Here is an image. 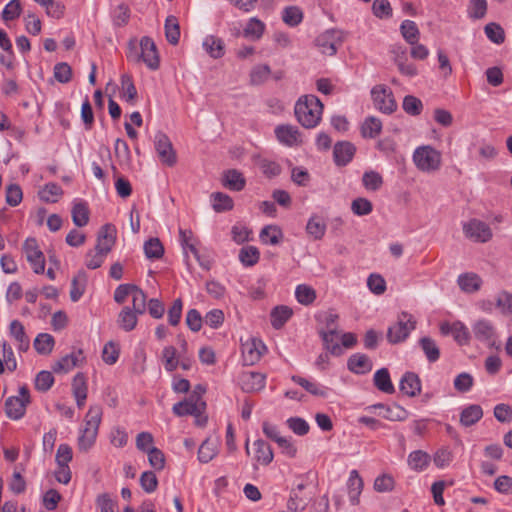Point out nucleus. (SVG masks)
Here are the masks:
<instances>
[{
  "label": "nucleus",
  "mask_w": 512,
  "mask_h": 512,
  "mask_svg": "<svg viewBox=\"0 0 512 512\" xmlns=\"http://www.w3.org/2000/svg\"><path fill=\"white\" fill-rule=\"evenodd\" d=\"M298 122L305 128H314L321 121L323 104L314 95H305L298 99L294 109Z\"/></svg>",
  "instance_id": "obj_1"
},
{
  "label": "nucleus",
  "mask_w": 512,
  "mask_h": 512,
  "mask_svg": "<svg viewBox=\"0 0 512 512\" xmlns=\"http://www.w3.org/2000/svg\"><path fill=\"white\" fill-rule=\"evenodd\" d=\"M102 407L99 405L90 406L85 416V427L78 438V446L80 450L87 451L94 444L99 425L102 419Z\"/></svg>",
  "instance_id": "obj_2"
},
{
  "label": "nucleus",
  "mask_w": 512,
  "mask_h": 512,
  "mask_svg": "<svg viewBox=\"0 0 512 512\" xmlns=\"http://www.w3.org/2000/svg\"><path fill=\"white\" fill-rule=\"evenodd\" d=\"M413 161L420 171H437L441 166V153L430 145L420 146L413 153Z\"/></svg>",
  "instance_id": "obj_3"
},
{
  "label": "nucleus",
  "mask_w": 512,
  "mask_h": 512,
  "mask_svg": "<svg viewBox=\"0 0 512 512\" xmlns=\"http://www.w3.org/2000/svg\"><path fill=\"white\" fill-rule=\"evenodd\" d=\"M415 328L416 321L414 317L407 312H402L398 316L397 322L388 328L387 340L391 344L404 342Z\"/></svg>",
  "instance_id": "obj_4"
},
{
  "label": "nucleus",
  "mask_w": 512,
  "mask_h": 512,
  "mask_svg": "<svg viewBox=\"0 0 512 512\" xmlns=\"http://www.w3.org/2000/svg\"><path fill=\"white\" fill-rule=\"evenodd\" d=\"M344 41L343 31L331 28L319 34L314 45L323 55L334 56Z\"/></svg>",
  "instance_id": "obj_5"
},
{
  "label": "nucleus",
  "mask_w": 512,
  "mask_h": 512,
  "mask_svg": "<svg viewBox=\"0 0 512 512\" xmlns=\"http://www.w3.org/2000/svg\"><path fill=\"white\" fill-rule=\"evenodd\" d=\"M30 403V393L27 386L19 389V396H10L5 401V413L12 420L21 419L26 412V407Z\"/></svg>",
  "instance_id": "obj_6"
},
{
  "label": "nucleus",
  "mask_w": 512,
  "mask_h": 512,
  "mask_svg": "<svg viewBox=\"0 0 512 512\" xmlns=\"http://www.w3.org/2000/svg\"><path fill=\"white\" fill-rule=\"evenodd\" d=\"M309 477L310 472L297 477V479L301 481L291 490L287 501V508L290 511L299 512L303 511L307 507L310 497L304 494V489L306 488V481Z\"/></svg>",
  "instance_id": "obj_7"
},
{
  "label": "nucleus",
  "mask_w": 512,
  "mask_h": 512,
  "mask_svg": "<svg viewBox=\"0 0 512 512\" xmlns=\"http://www.w3.org/2000/svg\"><path fill=\"white\" fill-rule=\"evenodd\" d=\"M463 233L468 239L478 243H486L493 237L490 226L476 218L463 224Z\"/></svg>",
  "instance_id": "obj_8"
},
{
  "label": "nucleus",
  "mask_w": 512,
  "mask_h": 512,
  "mask_svg": "<svg viewBox=\"0 0 512 512\" xmlns=\"http://www.w3.org/2000/svg\"><path fill=\"white\" fill-rule=\"evenodd\" d=\"M374 106L383 113L391 114L397 108L392 91L384 85H376L371 90Z\"/></svg>",
  "instance_id": "obj_9"
},
{
  "label": "nucleus",
  "mask_w": 512,
  "mask_h": 512,
  "mask_svg": "<svg viewBox=\"0 0 512 512\" xmlns=\"http://www.w3.org/2000/svg\"><path fill=\"white\" fill-rule=\"evenodd\" d=\"M154 145L160 161L172 167L177 162V155L173 148L169 137L162 131H158L155 135Z\"/></svg>",
  "instance_id": "obj_10"
},
{
  "label": "nucleus",
  "mask_w": 512,
  "mask_h": 512,
  "mask_svg": "<svg viewBox=\"0 0 512 512\" xmlns=\"http://www.w3.org/2000/svg\"><path fill=\"white\" fill-rule=\"evenodd\" d=\"M23 251L26 254L27 261L31 264L36 274H42L45 270V257L40 250L35 238H27L23 244Z\"/></svg>",
  "instance_id": "obj_11"
},
{
  "label": "nucleus",
  "mask_w": 512,
  "mask_h": 512,
  "mask_svg": "<svg viewBox=\"0 0 512 512\" xmlns=\"http://www.w3.org/2000/svg\"><path fill=\"white\" fill-rule=\"evenodd\" d=\"M140 55H136V60H142L151 70H157L160 65V58L155 42L148 36H144L140 40Z\"/></svg>",
  "instance_id": "obj_12"
},
{
  "label": "nucleus",
  "mask_w": 512,
  "mask_h": 512,
  "mask_svg": "<svg viewBox=\"0 0 512 512\" xmlns=\"http://www.w3.org/2000/svg\"><path fill=\"white\" fill-rule=\"evenodd\" d=\"M474 337L484 343L486 346L492 348L496 345V330L491 321L480 319L472 326Z\"/></svg>",
  "instance_id": "obj_13"
},
{
  "label": "nucleus",
  "mask_w": 512,
  "mask_h": 512,
  "mask_svg": "<svg viewBox=\"0 0 512 512\" xmlns=\"http://www.w3.org/2000/svg\"><path fill=\"white\" fill-rule=\"evenodd\" d=\"M275 135L280 143L289 147L297 146L302 143L298 127L290 124L278 125L275 128Z\"/></svg>",
  "instance_id": "obj_14"
},
{
  "label": "nucleus",
  "mask_w": 512,
  "mask_h": 512,
  "mask_svg": "<svg viewBox=\"0 0 512 512\" xmlns=\"http://www.w3.org/2000/svg\"><path fill=\"white\" fill-rule=\"evenodd\" d=\"M356 153V147L349 141H338L333 148V158L337 166L343 167L350 163Z\"/></svg>",
  "instance_id": "obj_15"
},
{
  "label": "nucleus",
  "mask_w": 512,
  "mask_h": 512,
  "mask_svg": "<svg viewBox=\"0 0 512 512\" xmlns=\"http://www.w3.org/2000/svg\"><path fill=\"white\" fill-rule=\"evenodd\" d=\"M115 240L116 228L113 224L107 223L98 232L95 250L108 254L115 244Z\"/></svg>",
  "instance_id": "obj_16"
},
{
  "label": "nucleus",
  "mask_w": 512,
  "mask_h": 512,
  "mask_svg": "<svg viewBox=\"0 0 512 512\" xmlns=\"http://www.w3.org/2000/svg\"><path fill=\"white\" fill-rule=\"evenodd\" d=\"M266 350L261 340L251 339L242 344L243 360L247 365H253L258 362Z\"/></svg>",
  "instance_id": "obj_17"
},
{
  "label": "nucleus",
  "mask_w": 512,
  "mask_h": 512,
  "mask_svg": "<svg viewBox=\"0 0 512 512\" xmlns=\"http://www.w3.org/2000/svg\"><path fill=\"white\" fill-rule=\"evenodd\" d=\"M266 376L259 372H245L240 377L241 389L246 393L258 392L265 387Z\"/></svg>",
  "instance_id": "obj_18"
},
{
  "label": "nucleus",
  "mask_w": 512,
  "mask_h": 512,
  "mask_svg": "<svg viewBox=\"0 0 512 512\" xmlns=\"http://www.w3.org/2000/svg\"><path fill=\"white\" fill-rule=\"evenodd\" d=\"M399 389L409 397H415L421 392V381L419 376L414 372H406L402 376Z\"/></svg>",
  "instance_id": "obj_19"
},
{
  "label": "nucleus",
  "mask_w": 512,
  "mask_h": 512,
  "mask_svg": "<svg viewBox=\"0 0 512 512\" xmlns=\"http://www.w3.org/2000/svg\"><path fill=\"white\" fill-rule=\"evenodd\" d=\"M85 360L83 355V351L78 349L77 351H73L70 354L63 356L54 366V372H68L72 370L74 367L79 366Z\"/></svg>",
  "instance_id": "obj_20"
},
{
  "label": "nucleus",
  "mask_w": 512,
  "mask_h": 512,
  "mask_svg": "<svg viewBox=\"0 0 512 512\" xmlns=\"http://www.w3.org/2000/svg\"><path fill=\"white\" fill-rule=\"evenodd\" d=\"M318 334L323 342L324 349L333 356H340L343 350L338 343L339 332L326 331L324 328L318 329Z\"/></svg>",
  "instance_id": "obj_21"
},
{
  "label": "nucleus",
  "mask_w": 512,
  "mask_h": 512,
  "mask_svg": "<svg viewBox=\"0 0 512 512\" xmlns=\"http://www.w3.org/2000/svg\"><path fill=\"white\" fill-rule=\"evenodd\" d=\"M222 184L231 191H242L246 186V179L237 169H228L223 172Z\"/></svg>",
  "instance_id": "obj_22"
},
{
  "label": "nucleus",
  "mask_w": 512,
  "mask_h": 512,
  "mask_svg": "<svg viewBox=\"0 0 512 512\" xmlns=\"http://www.w3.org/2000/svg\"><path fill=\"white\" fill-rule=\"evenodd\" d=\"M347 367L355 374H365L371 371L372 362L367 355L356 353L348 358Z\"/></svg>",
  "instance_id": "obj_23"
},
{
  "label": "nucleus",
  "mask_w": 512,
  "mask_h": 512,
  "mask_svg": "<svg viewBox=\"0 0 512 512\" xmlns=\"http://www.w3.org/2000/svg\"><path fill=\"white\" fill-rule=\"evenodd\" d=\"M349 500L352 505L359 504V496L363 490V480L357 470H352L347 482Z\"/></svg>",
  "instance_id": "obj_24"
},
{
  "label": "nucleus",
  "mask_w": 512,
  "mask_h": 512,
  "mask_svg": "<svg viewBox=\"0 0 512 512\" xmlns=\"http://www.w3.org/2000/svg\"><path fill=\"white\" fill-rule=\"evenodd\" d=\"M291 380L303 387L308 393L317 397H327L328 388L314 381H310L304 377L293 375Z\"/></svg>",
  "instance_id": "obj_25"
},
{
  "label": "nucleus",
  "mask_w": 512,
  "mask_h": 512,
  "mask_svg": "<svg viewBox=\"0 0 512 512\" xmlns=\"http://www.w3.org/2000/svg\"><path fill=\"white\" fill-rule=\"evenodd\" d=\"M407 462L412 470L422 472L430 465L431 456L423 450H415L408 455Z\"/></svg>",
  "instance_id": "obj_26"
},
{
  "label": "nucleus",
  "mask_w": 512,
  "mask_h": 512,
  "mask_svg": "<svg viewBox=\"0 0 512 512\" xmlns=\"http://www.w3.org/2000/svg\"><path fill=\"white\" fill-rule=\"evenodd\" d=\"M265 29L266 25L263 21L257 17H252L243 29V36L247 39L258 41L264 35Z\"/></svg>",
  "instance_id": "obj_27"
},
{
  "label": "nucleus",
  "mask_w": 512,
  "mask_h": 512,
  "mask_svg": "<svg viewBox=\"0 0 512 512\" xmlns=\"http://www.w3.org/2000/svg\"><path fill=\"white\" fill-rule=\"evenodd\" d=\"M483 417V409L478 404L465 407L460 414V423L464 427L476 424Z\"/></svg>",
  "instance_id": "obj_28"
},
{
  "label": "nucleus",
  "mask_w": 512,
  "mask_h": 512,
  "mask_svg": "<svg viewBox=\"0 0 512 512\" xmlns=\"http://www.w3.org/2000/svg\"><path fill=\"white\" fill-rule=\"evenodd\" d=\"M138 315L139 314L133 311L131 307L125 306L118 315L117 323L121 329L130 332L137 326Z\"/></svg>",
  "instance_id": "obj_29"
},
{
  "label": "nucleus",
  "mask_w": 512,
  "mask_h": 512,
  "mask_svg": "<svg viewBox=\"0 0 512 512\" xmlns=\"http://www.w3.org/2000/svg\"><path fill=\"white\" fill-rule=\"evenodd\" d=\"M203 47L214 59L222 58L225 54V45L223 40L214 35H209L204 39Z\"/></svg>",
  "instance_id": "obj_30"
},
{
  "label": "nucleus",
  "mask_w": 512,
  "mask_h": 512,
  "mask_svg": "<svg viewBox=\"0 0 512 512\" xmlns=\"http://www.w3.org/2000/svg\"><path fill=\"white\" fill-rule=\"evenodd\" d=\"M292 315L293 310L288 306L280 305L274 307L270 314L272 327L275 329H281Z\"/></svg>",
  "instance_id": "obj_31"
},
{
  "label": "nucleus",
  "mask_w": 512,
  "mask_h": 512,
  "mask_svg": "<svg viewBox=\"0 0 512 512\" xmlns=\"http://www.w3.org/2000/svg\"><path fill=\"white\" fill-rule=\"evenodd\" d=\"M326 223L322 217L312 215L306 225L307 234L314 240H321L326 232Z\"/></svg>",
  "instance_id": "obj_32"
},
{
  "label": "nucleus",
  "mask_w": 512,
  "mask_h": 512,
  "mask_svg": "<svg viewBox=\"0 0 512 512\" xmlns=\"http://www.w3.org/2000/svg\"><path fill=\"white\" fill-rule=\"evenodd\" d=\"M217 453V440L212 438H206L199 447L198 459L201 463H208L217 455Z\"/></svg>",
  "instance_id": "obj_33"
},
{
  "label": "nucleus",
  "mask_w": 512,
  "mask_h": 512,
  "mask_svg": "<svg viewBox=\"0 0 512 512\" xmlns=\"http://www.w3.org/2000/svg\"><path fill=\"white\" fill-rule=\"evenodd\" d=\"M375 407L381 409L382 412L380 414L382 417L390 421H404L408 417V411L397 404L392 406L378 404Z\"/></svg>",
  "instance_id": "obj_34"
},
{
  "label": "nucleus",
  "mask_w": 512,
  "mask_h": 512,
  "mask_svg": "<svg viewBox=\"0 0 512 512\" xmlns=\"http://www.w3.org/2000/svg\"><path fill=\"white\" fill-rule=\"evenodd\" d=\"M254 446L256 461L265 466L269 465L274 458L271 446L262 439L256 440Z\"/></svg>",
  "instance_id": "obj_35"
},
{
  "label": "nucleus",
  "mask_w": 512,
  "mask_h": 512,
  "mask_svg": "<svg viewBox=\"0 0 512 512\" xmlns=\"http://www.w3.org/2000/svg\"><path fill=\"white\" fill-rule=\"evenodd\" d=\"M374 385L381 392L392 394L395 392V388L391 382L390 374L387 368H381L374 374Z\"/></svg>",
  "instance_id": "obj_36"
},
{
  "label": "nucleus",
  "mask_w": 512,
  "mask_h": 512,
  "mask_svg": "<svg viewBox=\"0 0 512 512\" xmlns=\"http://www.w3.org/2000/svg\"><path fill=\"white\" fill-rule=\"evenodd\" d=\"M71 214L75 226L84 227L88 224L90 212L86 202L80 201L74 203Z\"/></svg>",
  "instance_id": "obj_37"
},
{
  "label": "nucleus",
  "mask_w": 512,
  "mask_h": 512,
  "mask_svg": "<svg viewBox=\"0 0 512 512\" xmlns=\"http://www.w3.org/2000/svg\"><path fill=\"white\" fill-rule=\"evenodd\" d=\"M481 278L475 273H464L458 277V285L464 292L473 293L480 289Z\"/></svg>",
  "instance_id": "obj_38"
},
{
  "label": "nucleus",
  "mask_w": 512,
  "mask_h": 512,
  "mask_svg": "<svg viewBox=\"0 0 512 512\" xmlns=\"http://www.w3.org/2000/svg\"><path fill=\"white\" fill-rule=\"evenodd\" d=\"M259 238L264 244L277 245L282 240L283 233L278 226L267 225L261 230Z\"/></svg>",
  "instance_id": "obj_39"
},
{
  "label": "nucleus",
  "mask_w": 512,
  "mask_h": 512,
  "mask_svg": "<svg viewBox=\"0 0 512 512\" xmlns=\"http://www.w3.org/2000/svg\"><path fill=\"white\" fill-rule=\"evenodd\" d=\"M419 345L430 363L438 361L440 358V349L432 338L428 336L420 338Z\"/></svg>",
  "instance_id": "obj_40"
},
{
  "label": "nucleus",
  "mask_w": 512,
  "mask_h": 512,
  "mask_svg": "<svg viewBox=\"0 0 512 512\" xmlns=\"http://www.w3.org/2000/svg\"><path fill=\"white\" fill-rule=\"evenodd\" d=\"M400 32L405 41L410 45H414L419 41L420 32L414 21L404 20L400 25Z\"/></svg>",
  "instance_id": "obj_41"
},
{
  "label": "nucleus",
  "mask_w": 512,
  "mask_h": 512,
  "mask_svg": "<svg viewBox=\"0 0 512 512\" xmlns=\"http://www.w3.org/2000/svg\"><path fill=\"white\" fill-rule=\"evenodd\" d=\"M212 207L216 212L230 211L233 209V199L223 192H214L211 194Z\"/></svg>",
  "instance_id": "obj_42"
},
{
  "label": "nucleus",
  "mask_w": 512,
  "mask_h": 512,
  "mask_svg": "<svg viewBox=\"0 0 512 512\" xmlns=\"http://www.w3.org/2000/svg\"><path fill=\"white\" fill-rule=\"evenodd\" d=\"M165 36L172 45H177L180 39V26L175 16L169 15L165 20Z\"/></svg>",
  "instance_id": "obj_43"
},
{
  "label": "nucleus",
  "mask_w": 512,
  "mask_h": 512,
  "mask_svg": "<svg viewBox=\"0 0 512 512\" xmlns=\"http://www.w3.org/2000/svg\"><path fill=\"white\" fill-rule=\"evenodd\" d=\"M239 260L245 267L256 265L260 259V252L255 246H244L239 251Z\"/></svg>",
  "instance_id": "obj_44"
},
{
  "label": "nucleus",
  "mask_w": 512,
  "mask_h": 512,
  "mask_svg": "<svg viewBox=\"0 0 512 512\" xmlns=\"http://www.w3.org/2000/svg\"><path fill=\"white\" fill-rule=\"evenodd\" d=\"M382 123L381 121L373 116L365 119L361 126V135L364 138H375L381 133Z\"/></svg>",
  "instance_id": "obj_45"
},
{
  "label": "nucleus",
  "mask_w": 512,
  "mask_h": 512,
  "mask_svg": "<svg viewBox=\"0 0 512 512\" xmlns=\"http://www.w3.org/2000/svg\"><path fill=\"white\" fill-rule=\"evenodd\" d=\"M63 194V190L57 183H48L39 191V198L47 203H55L58 197Z\"/></svg>",
  "instance_id": "obj_46"
},
{
  "label": "nucleus",
  "mask_w": 512,
  "mask_h": 512,
  "mask_svg": "<svg viewBox=\"0 0 512 512\" xmlns=\"http://www.w3.org/2000/svg\"><path fill=\"white\" fill-rule=\"evenodd\" d=\"M55 340L48 333H40L34 340V348L41 355H48L52 352Z\"/></svg>",
  "instance_id": "obj_47"
},
{
  "label": "nucleus",
  "mask_w": 512,
  "mask_h": 512,
  "mask_svg": "<svg viewBox=\"0 0 512 512\" xmlns=\"http://www.w3.org/2000/svg\"><path fill=\"white\" fill-rule=\"evenodd\" d=\"M316 321L321 323L323 325L322 328H324L326 331H334L339 332L338 330V319L339 315L334 313L332 310L318 313L316 316Z\"/></svg>",
  "instance_id": "obj_48"
},
{
  "label": "nucleus",
  "mask_w": 512,
  "mask_h": 512,
  "mask_svg": "<svg viewBox=\"0 0 512 512\" xmlns=\"http://www.w3.org/2000/svg\"><path fill=\"white\" fill-rule=\"evenodd\" d=\"M282 20L286 25L296 27L303 20V12L298 6H287L283 9Z\"/></svg>",
  "instance_id": "obj_49"
},
{
  "label": "nucleus",
  "mask_w": 512,
  "mask_h": 512,
  "mask_svg": "<svg viewBox=\"0 0 512 512\" xmlns=\"http://www.w3.org/2000/svg\"><path fill=\"white\" fill-rule=\"evenodd\" d=\"M143 248L148 259H160L164 254V247L159 238L148 239Z\"/></svg>",
  "instance_id": "obj_50"
},
{
  "label": "nucleus",
  "mask_w": 512,
  "mask_h": 512,
  "mask_svg": "<svg viewBox=\"0 0 512 512\" xmlns=\"http://www.w3.org/2000/svg\"><path fill=\"white\" fill-rule=\"evenodd\" d=\"M295 297L302 305H310L316 299V291L309 285L300 284L296 287Z\"/></svg>",
  "instance_id": "obj_51"
},
{
  "label": "nucleus",
  "mask_w": 512,
  "mask_h": 512,
  "mask_svg": "<svg viewBox=\"0 0 512 512\" xmlns=\"http://www.w3.org/2000/svg\"><path fill=\"white\" fill-rule=\"evenodd\" d=\"M270 74L271 69L269 65H256L250 72V82L253 85H261L268 80Z\"/></svg>",
  "instance_id": "obj_52"
},
{
  "label": "nucleus",
  "mask_w": 512,
  "mask_h": 512,
  "mask_svg": "<svg viewBox=\"0 0 512 512\" xmlns=\"http://www.w3.org/2000/svg\"><path fill=\"white\" fill-rule=\"evenodd\" d=\"M85 273L81 272L77 276L72 279L71 289H70V298L73 302H77L85 291Z\"/></svg>",
  "instance_id": "obj_53"
},
{
  "label": "nucleus",
  "mask_w": 512,
  "mask_h": 512,
  "mask_svg": "<svg viewBox=\"0 0 512 512\" xmlns=\"http://www.w3.org/2000/svg\"><path fill=\"white\" fill-rule=\"evenodd\" d=\"M172 411L178 417L187 416V415H192V416L198 417V416H201V414H202L199 412V408H197V406L195 404H192L190 402L188 403L183 400L175 403L173 405Z\"/></svg>",
  "instance_id": "obj_54"
},
{
  "label": "nucleus",
  "mask_w": 512,
  "mask_h": 512,
  "mask_svg": "<svg viewBox=\"0 0 512 512\" xmlns=\"http://www.w3.org/2000/svg\"><path fill=\"white\" fill-rule=\"evenodd\" d=\"M402 108L407 114L411 116H418L423 110V104L419 98L407 95L403 99Z\"/></svg>",
  "instance_id": "obj_55"
},
{
  "label": "nucleus",
  "mask_w": 512,
  "mask_h": 512,
  "mask_svg": "<svg viewBox=\"0 0 512 512\" xmlns=\"http://www.w3.org/2000/svg\"><path fill=\"white\" fill-rule=\"evenodd\" d=\"M177 350L174 346H166L162 351V359L164 367L168 372H173L179 365V360L176 357Z\"/></svg>",
  "instance_id": "obj_56"
},
{
  "label": "nucleus",
  "mask_w": 512,
  "mask_h": 512,
  "mask_svg": "<svg viewBox=\"0 0 512 512\" xmlns=\"http://www.w3.org/2000/svg\"><path fill=\"white\" fill-rule=\"evenodd\" d=\"M484 31L487 38L495 44H502L505 40V32L503 28L497 23H488L485 26Z\"/></svg>",
  "instance_id": "obj_57"
},
{
  "label": "nucleus",
  "mask_w": 512,
  "mask_h": 512,
  "mask_svg": "<svg viewBox=\"0 0 512 512\" xmlns=\"http://www.w3.org/2000/svg\"><path fill=\"white\" fill-rule=\"evenodd\" d=\"M121 86L125 100L127 102L133 103L137 97V90L132 77L128 74H123L121 76Z\"/></svg>",
  "instance_id": "obj_58"
},
{
  "label": "nucleus",
  "mask_w": 512,
  "mask_h": 512,
  "mask_svg": "<svg viewBox=\"0 0 512 512\" xmlns=\"http://www.w3.org/2000/svg\"><path fill=\"white\" fill-rule=\"evenodd\" d=\"M362 183L367 190L377 191L383 184V178L378 172L366 171L363 174Z\"/></svg>",
  "instance_id": "obj_59"
},
{
  "label": "nucleus",
  "mask_w": 512,
  "mask_h": 512,
  "mask_svg": "<svg viewBox=\"0 0 512 512\" xmlns=\"http://www.w3.org/2000/svg\"><path fill=\"white\" fill-rule=\"evenodd\" d=\"M147 297L142 289L136 286L132 293V310L142 315L146 311Z\"/></svg>",
  "instance_id": "obj_60"
},
{
  "label": "nucleus",
  "mask_w": 512,
  "mask_h": 512,
  "mask_svg": "<svg viewBox=\"0 0 512 512\" xmlns=\"http://www.w3.org/2000/svg\"><path fill=\"white\" fill-rule=\"evenodd\" d=\"M351 210L357 216H366L372 212L373 205L367 198L358 197L352 201Z\"/></svg>",
  "instance_id": "obj_61"
},
{
  "label": "nucleus",
  "mask_w": 512,
  "mask_h": 512,
  "mask_svg": "<svg viewBox=\"0 0 512 512\" xmlns=\"http://www.w3.org/2000/svg\"><path fill=\"white\" fill-rule=\"evenodd\" d=\"M22 198H23V192H22L21 187L18 184L12 183L6 187L5 200L9 206H12V207L18 206L21 203Z\"/></svg>",
  "instance_id": "obj_62"
},
{
  "label": "nucleus",
  "mask_w": 512,
  "mask_h": 512,
  "mask_svg": "<svg viewBox=\"0 0 512 512\" xmlns=\"http://www.w3.org/2000/svg\"><path fill=\"white\" fill-rule=\"evenodd\" d=\"M54 383V376L50 371H40L35 378V388L38 391L46 392L48 391Z\"/></svg>",
  "instance_id": "obj_63"
},
{
  "label": "nucleus",
  "mask_w": 512,
  "mask_h": 512,
  "mask_svg": "<svg viewBox=\"0 0 512 512\" xmlns=\"http://www.w3.org/2000/svg\"><path fill=\"white\" fill-rule=\"evenodd\" d=\"M120 354L118 345L112 341H109L104 345L102 351V359L106 364L113 365L117 362Z\"/></svg>",
  "instance_id": "obj_64"
}]
</instances>
